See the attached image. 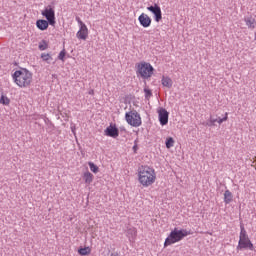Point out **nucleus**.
I'll return each instance as SVG.
<instances>
[{
  "instance_id": "nucleus-1",
  "label": "nucleus",
  "mask_w": 256,
  "mask_h": 256,
  "mask_svg": "<svg viewBox=\"0 0 256 256\" xmlns=\"http://www.w3.org/2000/svg\"><path fill=\"white\" fill-rule=\"evenodd\" d=\"M138 183L144 188L155 185L157 181V172L155 168L149 165H141L137 170Z\"/></svg>"
},
{
  "instance_id": "nucleus-2",
  "label": "nucleus",
  "mask_w": 256,
  "mask_h": 256,
  "mask_svg": "<svg viewBox=\"0 0 256 256\" xmlns=\"http://www.w3.org/2000/svg\"><path fill=\"white\" fill-rule=\"evenodd\" d=\"M12 79L17 87H20V89H27L28 87H31V83H33V73L22 68L20 70H16L12 74Z\"/></svg>"
},
{
  "instance_id": "nucleus-3",
  "label": "nucleus",
  "mask_w": 256,
  "mask_h": 256,
  "mask_svg": "<svg viewBox=\"0 0 256 256\" xmlns=\"http://www.w3.org/2000/svg\"><path fill=\"white\" fill-rule=\"evenodd\" d=\"M188 235H191V232L185 229L179 230L177 228H174L173 231H171L168 237L165 239L164 247L175 245V243H179V241H183V239H185V237H188Z\"/></svg>"
},
{
  "instance_id": "nucleus-4",
  "label": "nucleus",
  "mask_w": 256,
  "mask_h": 256,
  "mask_svg": "<svg viewBox=\"0 0 256 256\" xmlns=\"http://www.w3.org/2000/svg\"><path fill=\"white\" fill-rule=\"evenodd\" d=\"M153 71L155 69L149 62H139L136 64V75L142 77V79H151Z\"/></svg>"
},
{
  "instance_id": "nucleus-5",
  "label": "nucleus",
  "mask_w": 256,
  "mask_h": 256,
  "mask_svg": "<svg viewBox=\"0 0 256 256\" xmlns=\"http://www.w3.org/2000/svg\"><path fill=\"white\" fill-rule=\"evenodd\" d=\"M242 249H250V251H253V243L249 239V236L247 235V231L243 226H241L239 242L237 246L238 251H241Z\"/></svg>"
},
{
  "instance_id": "nucleus-6",
  "label": "nucleus",
  "mask_w": 256,
  "mask_h": 256,
  "mask_svg": "<svg viewBox=\"0 0 256 256\" xmlns=\"http://www.w3.org/2000/svg\"><path fill=\"white\" fill-rule=\"evenodd\" d=\"M125 120L132 127H141V115L137 111H130L125 114Z\"/></svg>"
},
{
  "instance_id": "nucleus-7",
  "label": "nucleus",
  "mask_w": 256,
  "mask_h": 256,
  "mask_svg": "<svg viewBox=\"0 0 256 256\" xmlns=\"http://www.w3.org/2000/svg\"><path fill=\"white\" fill-rule=\"evenodd\" d=\"M76 21L79 25V30L76 33L77 39L87 41V37H89V28H87V25L81 21V18L76 17Z\"/></svg>"
},
{
  "instance_id": "nucleus-8",
  "label": "nucleus",
  "mask_w": 256,
  "mask_h": 256,
  "mask_svg": "<svg viewBox=\"0 0 256 256\" xmlns=\"http://www.w3.org/2000/svg\"><path fill=\"white\" fill-rule=\"evenodd\" d=\"M42 15L48 21L49 25L55 27V8L53 6H47L42 11Z\"/></svg>"
},
{
  "instance_id": "nucleus-9",
  "label": "nucleus",
  "mask_w": 256,
  "mask_h": 256,
  "mask_svg": "<svg viewBox=\"0 0 256 256\" xmlns=\"http://www.w3.org/2000/svg\"><path fill=\"white\" fill-rule=\"evenodd\" d=\"M147 11H150L154 15V21L159 23L163 19V13L161 12V6L159 4H154L147 7Z\"/></svg>"
},
{
  "instance_id": "nucleus-10",
  "label": "nucleus",
  "mask_w": 256,
  "mask_h": 256,
  "mask_svg": "<svg viewBox=\"0 0 256 256\" xmlns=\"http://www.w3.org/2000/svg\"><path fill=\"white\" fill-rule=\"evenodd\" d=\"M138 21L141 25V27H144V29H147V27H151V23H152V19L151 17L146 14V13H142L139 17H138Z\"/></svg>"
},
{
  "instance_id": "nucleus-11",
  "label": "nucleus",
  "mask_w": 256,
  "mask_h": 256,
  "mask_svg": "<svg viewBox=\"0 0 256 256\" xmlns=\"http://www.w3.org/2000/svg\"><path fill=\"white\" fill-rule=\"evenodd\" d=\"M158 117L160 125H167L169 123V112H167L165 108L158 110Z\"/></svg>"
},
{
  "instance_id": "nucleus-12",
  "label": "nucleus",
  "mask_w": 256,
  "mask_h": 256,
  "mask_svg": "<svg viewBox=\"0 0 256 256\" xmlns=\"http://www.w3.org/2000/svg\"><path fill=\"white\" fill-rule=\"evenodd\" d=\"M105 135L107 137H113L115 139L116 137H119V129H117V127L113 125H110L106 128Z\"/></svg>"
},
{
  "instance_id": "nucleus-13",
  "label": "nucleus",
  "mask_w": 256,
  "mask_h": 256,
  "mask_svg": "<svg viewBox=\"0 0 256 256\" xmlns=\"http://www.w3.org/2000/svg\"><path fill=\"white\" fill-rule=\"evenodd\" d=\"M82 179L85 185H91L93 183V179H95V176L91 172L86 171L83 173Z\"/></svg>"
},
{
  "instance_id": "nucleus-14",
  "label": "nucleus",
  "mask_w": 256,
  "mask_h": 256,
  "mask_svg": "<svg viewBox=\"0 0 256 256\" xmlns=\"http://www.w3.org/2000/svg\"><path fill=\"white\" fill-rule=\"evenodd\" d=\"M36 27L40 29V31H47L49 29V21L48 20H37Z\"/></svg>"
},
{
  "instance_id": "nucleus-15",
  "label": "nucleus",
  "mask_w": 256,
  "mask_h": 256,
  "mask_svg": "<svg viewBox=\"0 0 256 256\" xmlns=\"http://www.w3.org/2000/svg\"><path fill=\"white\" fill-rule=\"evenodd\" d=\"M161 83L163 87H167V89H171L173 87V80H171V78L168 76H163Z\"/></svg>"
},
{
  "instance_id": "nucleus-16",
  "label": "nucleus",
  "mask_w": 256,
  "mask_h": 256,
  "mask_svg": "<svg viewBox=\"0 0 256 256\" xmlns=\"http://www.w3.org/2000/svg\"><path fill=\"white\" fill-rule=\"evenodd\" d=\"M231 201H233V193H231V191H229V190H225L224 203H226V205H229V203H231Z\"/></svg>"
},
{
  "instance_id": "nucleus-17",
  "label": "nucleus",
  "mask_w": 256,
  "mask_h": 256,
  "mask_svg": "<svg viewBox=\"0 0 256 256\" xmlns=\"http://www.w3.org/2000/svg\"><path fill=\"white\" fill-rule=\"evenodd\" d=\"M78 254L81 256H87V255H91V247L87 246L84 248H79L78 249Z\"/></svg>"
},
{
  "instance_id": "nucleus-18",
  "label": "nucleus",
  "mask_w": 256,
  "mask_h": 256,
  "mask_svg": "<svg viewBox=\"0 0 256 256\" xmlns=\"http://www.w3.org/2000/svg\"><path fill=\"white\" fill-rule=\"evenodd\" d=\"M245 22H246V25H247V27H248L249 29H255V19H253V18H247V19L245 20Z\"/></svg>"
},
{
  "instance_id": "nucleus-19",
  "label": "nucleus",
  "mask_w": 256,
  "mask_h": 256,
  "mask_svg": "<svg viewBox=\"0 0 256 256\" xmlns=\"http://www.w3.org/2000/svg\"><path fill=\"white\" fill-rule=\"evenodd\" d=\"M175 145V140L173 139V137H169L166 139V148L167 149H171V147H173Z\"/></svg>"
},
{
  "instance_id": "nucleus-20",
  "label": "nucleus",
  "mask_w": 256,
  "mask_h": 256,
  "mask_svg": "<svg viewBox=\"0 0 256 256\" xmlns=\"http://www.w3.org/2000/svg\"><path fill=\"white\" fill-rule=\"evenodd\" d=\"M90 171H92V173H99V167L97 165H95V163L93 162H88Z\"/></svg>"
},
{
  "instance_id": "nucleus-21",
  "label": "nucleus",
  "mask_w": 256,
  "mask_h": 256,
  "mask_svg": "<svg viewBox=\"0 0 256 256\" xmlns=\"http://www.w3.org/2000/svg\"><path fill=\"white\" fill-rule=\"evenodd\" d=\"M41 59L43 61H45L46 63H49V61H51L53 59V57H51V54H49V53H42Z\"/></svg>"
},
{
  "instance_id": "nucleus-22",
  "label": "nucleus",
  "mask_w": 256,
  "mask_h": 256,
  "mask_svg": "<svg viewBox=\"0 0 256 256\" xmlns=\"http://www.w3.org/2000/svg\"><path fill=\"white\" fill-rule=\"evenodd\" d=\"M9 103H11V100L9 99V97L2 95L0 98V104L1 105H9Z\"/></svg>"
},
{
  "instance_id": "nucleus-23",
  "label": "nucleus",
  "mask_w": 256,
  "mask_h": 256,
  "mask_svg": "<svg viewBox=\"0 0 256 256\" xmlns=\"http://www.w3.org/2000/svg\"><path fill=\"white\" fill-rule=\"evenodd\" d=\"M38 47H39L40 51H45L49 47V45L47 44L46 41H42L39 43Z\"/></svg>"
},
{
  "instance_id": "nucleus-24",
  "label": "nucleus",
  "mask_w": 256,
  "mask_h": 256,
  "mask_svg": "<svg viewBox=\"0 0 256 256\" xmlns=\"http://www.w3.org/2000/svg\"><path fill=\"white\" fill-rule=\"evenodd\" d=\"M229 119V113H225V116L223 118H218L217 123L221 125V123H225Z\"/></svg>"
},
{
  "instance_id": "nucleus-25",
  "label": "nucleus",
  "mask_w": 256,
  "mask_h": 256,
  "mask_svg": "<svg viewBox=\"0 0 256 256\" xmlns=\"http://www.w3.org/2000/svg\"><path fill=\"white\" fill-rule=\"evenodd\" d=\"M128 235H131L132 239H135L137 237V229H135V228L129 229Z\"/></svg>"
},
{
  "instance_id": "nucleus-26",
  "label": "nucleus",
  "mask_w": 256,
  "mask_h": 256,
  "mask_svg": "<svg viewBox=\"0 0 256 256\" xmlns=\"http://www.w3.org/2000/svg\"><path fill=\"white\" fill-rule=\"evenodd\" d=\"M218 119L217 118H213V116H210V120H209V127H213L215 126V123H217Z\"/></svg>"
},
{
  "instance_id": "nucleus-27",
  "label": "nucleus",
  "mask_w": 256,
  "mask_h": 256,
  "mask_svg": "<svg viewBox=\"0 0 256 256\" xmlns=\"http://www.w3.org/2000/svg\"><path fill=\"white\" fill-rule=\"evenodd\" d=\"M144 93H145V97L147 99H149V97H151V95H153V93L151 92V90L148 87L144 88Z\"/></svg>"
},
{
  "instance_id": "nucleus-28",
  "label": "nucleus",
  "mask_w": 256,
  "mask_h": 256,
  "mask_svg": "<svg viewBox=\"0 0 256 256\" xmlns=\"http://www.w3.org/2000/svg\"><path fill=\"white\" fill-rule=\"evenodd\" d=\"M65 55H66L65 50H62V51L59 53V55H58V59H59L60 61H65Z\"/></svg>"
},
{
  "instance_id": "nucleus-29",
  "label": "nucleus",
  "mask_w": 256,
  "mask_h": 256,
  "mask_svg": "<svg viewBox=\"0 0 256 256\" xmlns=\"http://www.w3.org/2000/svg\"><path fill=\"white\" fill-rule=\"evenodd\" d=\"M137 149H138L137 144H135V145L133 146V151H134V153H137Z\"/></svg>"
},
{
  "instance_id": "nucleus-30",
  "label": "nucleus",
  "mask_w": 256,
  "mask_h": 256,
  "mask_svg": "<svg viewBox=\"0 0 256 256\" xmlns=\"http://www.w3.org/2000/svg\"><path fill=\"white\" fill-rule=\"evenodd\" d=\"M72 132L75 134V128H72Z\"/></svg>"
}]
</instances>
